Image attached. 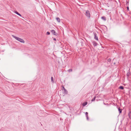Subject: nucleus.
Segmentation results:
<instances>
[{"label":"nucleus","instance_id":"f257e3e1","mask_svg":"<svg viewBox=\"0 0 131 131\" xmlns=\"http://www.w3.org/2000/svg\"><path fill=\"white\" fill-rule=\"evenodd\" d=\"M12 36L15 39L20 41V42L23 43H25L23 39H21L20 38L16 37L14 35H12Z\"/></svg>","mask_w":131,"mask_h":131},{"label":"nucleus","instance_id":"f03ea898","mask_svg":"<svg viewBox=\"0 0 131 131\" xmlns=\"http://www.w3.org/2000/svg\"><path fill=\"white\" fill-rule=\"evenodd\" d=\"M85 15L88 18H90V13L89 11L87 10L85 13Z\"/></svg>","mask_w":131,"mask_h":131},{"label":"nucleus","instance_id":"7ed1b4c3","mask_svg":"<svg viewBox=\"0 0 131 131\" xmlns=\"http://www.w3.org/2000/svg\"><path fill=\"white\" fill-rule=\"evenodd\" d=\"M51 33L53 34L54 35L57 36L58 35V33L56 32L54 30H51Z\"/></svg>","mask_w":131,"mask_h":131},{"label":"nucleus","instance_id":"20e7f679","mask_svg":"<svg viewBox=\"0 0 131 131\" xmlns=\"http://www.w3.org/2000/svg\"><path fill=\"white\" fill-rule=\"evenodd\" d=\"M94 38L96 40H98V38L97 36L96 35V34H95L94 35Z\"/></svg>","mask_w":131,"mask_h":131},{"label":"nucleus","instance_id":"39448f33","mask_svg":"<svg viewBox=\"0 0 131 131\" xmlns=\"http://www.w3.org/2000/svg\"><path fill=\"white\" fill-rule=\"evenodd\" d=\"M56 19L57 21L59 23L60 22V19L59 18L57 17L56 18Z\"/></svg>","mask_w":131,"mask_h":131},{"label":"nucleus","instance_id":"423d86ee","mask_svg":"<svg viewBox=\"0 0 131 131\" xmlns=\"http://www.w3.org/2000/svg\"><path fill=\"white\" fill-rule=\"evenodd\" d=\"M51 82L52 83H53L54 82L53 78L52 77H51Z\"/></svg>","mask_w":131,"mask_h":131},{"label":"nucleus","instance_id":"0eeeda50","mask_svg":"<svg viewBox=\"0 0 131 131\" xmlns=\"http://www.w3.org/2000/svg\"><path fill=\"white\" fill-rule=\"evenodd\" d=\"M62 90H64L65 92V93H67V92L65 89L64 88V87H63V89H62Z\"/></svg>","mask_w":131,"mask_h":131},{"label":"nucleus","instance_id":"6e6552de","mask_svg":"<svg viewBox=\"0 0 131 131\" xmlns=\"http://www.w3.org/2000/svg\"><path fill=\"white\" fill-rule=\"evenodd\" d=\"M87 104V102H85L83 103L82 104V105L83 106H85Z\"/></svg>","mask_w":131,"mask_h":131},{"label":"nucleus","instance_id":"1a4fd4ad","mask_svg":"<svg viewBox=\"0 0 131 131\" xmlns=\"http://www.w3.org/2000/svg\"><path fill=\"white\" fill-rule=\"evenodd\" d=\"M101 18L103 20L105 21L106 20V19L105 18L104 16L102 17Z\"/></svg>","mask_w":131,"mask_h":131},{"label":"nucleus","instance_id":"9d476101","mask_svg":"<svg viewBox=\"0 0 131 131\" xmlns=\"http://www.w3.org/2000/svg\"><path fill=\"white\" fill-rule=\"evenodd\" d=\"M15 13L19 16H21V15L17 12H15Z\"/></svg>","mask_w":131,"mask_h":131},{"label":"nucleus","instance_id":"9b49d317","mask_svg":"<svg viewBox=\"0 0 131 131\" xmlns=\"http://www.w3.org/2000/svg\"><path fill=\"white\" fill-rule=\"evenodd\" d=\"M119 88L121 89H123L124 88L122 86H120L119 87Z\"/></svg>","mask_w":131,"mask_h":131},{"label":"nucleus","instance_id":"f8f14e48","mask_svg":"<svg viewBox=\"0 0 131 131\" xmlns=\"http://www.w3.org/2000/svg\"><path fill=\"white\" fill-rule=\"evenodd\" d=\"M118 111L120 113H121L122 112V110L121 109H120L119 108L118 109Z\"/></svg>","mask_w":131,"mask_h":131},{"label":"nucleus","instance_id":"ddd939ff","mask_svg":"<svg viewBox=\"0 0 131 131\" xmlns=\"http://www.w3.org/2000/svg\"><path fill=\"white\" fill-rule=\"evenodd\" d=\"M95 97L93 98V99L92 100V101H95Z\"/></svg>","mask_w":131,"mask_h":131},{"label":"nucleus","instance_id":"4468645a","mask_svg":"<svg viewBox=\"0 0 131 131\" xmlns=\"http://www.w3.org/2000/svg\"><path fill=\"white\" fill-rule=\"evenodd\" d=\"M47 35H49L50 34V33L49 32H47Z\"/></svg>","mask_w":131,"mask_h":131},{"label":"nucleus","instance_id":"2eb2a0df","mask_svg":"<svg viewBox=\"0 0 131 131\" xmlns=\"http://www.w3.org/2000/svg\"><path fill=\"white\" fill-rule=\"evenodd\" d=\"M68 71L69 72H70L71 71H72V70L71 69H69L68 70Z\"/></svg>","mask_w":131,"mask_h":131},{"label":"nucleus","instance_id":"dca6fc26","mask_svg":"<svg viewBox=\"0 0 131 131\" xmlns=\"http://www.w3.org/2000/svg\"><path fill=\"white\" fill-rule=\"evenodd\" d=\"M88 113L87 112H86L85 113V115L86 116H87V115H88Z\"/></svg>","mask_w":131,"mask_h":131},{"label":"nucleus","instance_id":"f3484780","mask_svg":"<svg viewBox=\"0 0 131 131\" xmlns=\"http://www.w3.org/2000/svg\"><path fill=\"white\" fill-rule=\"evenodd\" d=\"M86 118H87V120H88V115H87V116H86Z\"/></svg>","mask_w":131,"mask_h":131},{"label":"nucleus","instance_id":"a211bd4d","mask_svg":"<svg viewBox=\"0 0 131 131\" xmlns=\"http://www.w3.org/2000/svg\"><path fill=\"white\" fill-rule=\"evenodd\" d=\"M94 46H95L96 45V43H95V44H94Z\"/></svg>","mask_w":131,"mask_h":131},{"label":"nucleus","instance_id":"6ab92c4d","mask_svg":"<svg viewBox=\"0 0 131 131\" xmlns=\"http://www.w3.org/2000/svg\"><path fill=\"white\" fill-rule=\"evenodd\" d=\"M53 39L55 41H56V39L55 38H53Z\"/></svg>","mask_w":131,"mask_h":131},{"label":"nucleus","instance_id":"aec40b11","mask_svg":"<svg viewBox=\"0 0 131 131\" xmlns=\"http://www.w3.org/2000/svg\"><path fill=\"white\" fill-rule=\"evenodd\" d=\"M127 9L128 10L129 9V7H127Z\"/></svg>","mask_w":131,"mask_h":131},{"label":"nucleus","instance_id":"412c9836","mask_svg":"<svg viewBox=\"0 0 131 131\" xmlns=\"http://www.w3.org/2000/svg\"><path fill=\"white\" fill-rule=\"evenodd\" d=\"M108 61H110V60H109Z\"/></svg>","mask_w":131,"mask_h":131}]
</instances>
